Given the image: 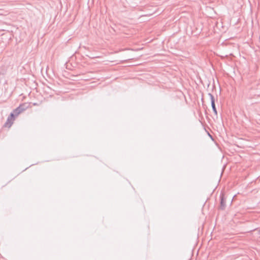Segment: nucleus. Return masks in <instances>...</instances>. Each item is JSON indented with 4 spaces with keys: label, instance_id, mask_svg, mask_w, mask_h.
Instances as JSON below:
<instances>
[{
    "label": "nucleus",
    "instance_id": "3",
    "mask_svg": "<svg viewBox=\"0 0 260 260\" xmlns=\"http://www.w3.org/2000/svg\"><path fill=\"white\" fill-rule=\"evenodd\" d=\"M208 95L210 98L211 105L215 104V99L214 96L211 93H209Z\"/></svg>",
    "mask_w": 260,
    "mask_h": 260
},
{
    "label": "nucleus",
    "instance_id": "4",
    "mask_svg": "<svg viewBox=\"0 0 260 260\" xmlns=\"http://www.w3.org/2000/svg\"><path fill=\"white\" fill-rule=\"evenodd\" d=\"M211 107L214 113L215 114V115L217 116V111L216 108L215 104H212Z\"/></svg>",
    "mask_w": 260,
    "mask_h": 260
},
{
    "label": "nucleus",
    "instance_id": "1",
    "mask_svg": "<svg viewBox=\"0 0 260 260\" xmlns=\"http://www.w3.org/2000/svg\"><path fill=\"white\" fill-rule=\"evenodd\" d=\"M27 108L28 105L27 103L20 104L17 108L14 109L13 112L11 113L7 118V122H6L5 124H8V123H10L9 126H10L13 123V121L15 119V118L21 113L26 110Z\"/></svg>",
    "mask_w": 260,
    "mask_h": 260
},
{
    "label": "nucleus",
    "instance_id": "2",
    "mask_svg": "<svg viewBox=\"0 0 260 260\" xmlns=\"http://www.w3.org/2000/svg\"><path fill=\"white\" fill-rule=\"evenodd\" d=\"M220 209L223 210L225 209L226 205H225V200L224 198V196L223 194L220 193Z\"/></svg>",
    "mask_w": 260,
    "mask_h": 260
}]
</instances>
